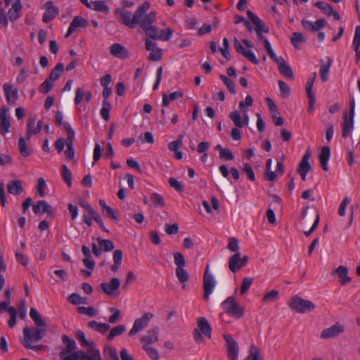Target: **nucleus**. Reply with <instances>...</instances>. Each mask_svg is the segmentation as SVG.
<instances>
[{
    "instance_id": "f257e3e1",
    "label": "nucleus",
    "mask_w": 360,
    "mask_h": 360,
    "mask_svg": "<svg viewBox=\"0 0 360 360\" xmlns=\"http://www.w3.org/2000/svg\"><path fill=\"white\" fill-rule=\"evenodd\" d=\"M150 8V4L148 1H144L134 12V15L128 11L123 9H117L115 14L120 19H122V23L129 28H134L138 25L142 17L145 13H147Z\"/></svg>"
},
{
    "instance_id": "f03ea898",
    "label": "nucleus",
    "mask_w": 360,
    "mask_h": 360,
    "mask_svg": "<svg viewBox=\"0 0 360 360\" xmlns=\"http://www.w3.org/2000/svg\"><path fill=\"white\" fill-rule=\"evenodd\" d=\"M224 312L231 317L239 319L244 315V307L240 305L233 296H230L221 303Z\"/></svg>"
},
{
    "instance_id": "7ed1b4c3",
    "label": "nucleus",
    "mask_w": 360,
    "mask_h": 360,
    "mask_svg": "<svg viewBox=\"0 0 360 360\" xmlns=\"http://www.w3.org/2000/svg\"><path fill=\"white\" fill-rule=\"evenodd\" d=\"M289 307L294 311L304 314L314 310L315 304L310 300H304L298 295L292 296L289 302Z\"/></svg>"
},
{
    "instance_id": "20e7f679",
    "label": "nucleus",
    "mask_w": 360,
    "mask_h": 360,
    "mask_svg": "<svg viewBox=\"0 0 360 360\" xmlns=\"http://www.w3.org/2000/svg\"><path fill=\"white\" fill-rule=\"evenodd\" d=\"M174 262L176 266L175 273L176 276L181 283L187 282L189 279V274L185 269L186 260L182 253L174 252L173 253Z\"/></svg>"
},
{
    "instance_id": "39448f33",
    "label": "nucleus",
    "mask_w": 360,
    "mask_h": 360,
    "mask_svg": "<svg viewBox=\"0 0 360 360\" xmlns=\"http://www.w3.org/2000/svg\"><path fill=\"white\" fill-rule=\"evenodd\" d=\"M197 326L198 328H195L193 330V338L196 342H202L203 338L202 334L209 338H211L212 328L207 320L205 317L198 318Z\"/></svg>"
},
{
    "instance_id": "423d86ee",
    "label": "nucleus",
    "mask_w": 360,
    "mask_h": 360,
    "mask_svg": "<svg viewBox=\"0 0 360 360\" xmlns=\"http://www.w3.org/2000/svg\"><path fill=\"white\" fill-rule=\"evenodd\" d=\"M355 110V101L352 97L350 101V109L349 114L345 112L343 115V123L342 124V136L344 138H347L352 131L354 128V117Z\"/></svg>"
},
{
    "instance_id": "0eeeda50",
    "label": "nucleus",
    "mask_w": 360,
    "mask_h": 360,
    "mask_svg": "<svg viewBox=\"0 0 360 360\" xmlns=\"http://www.w3.org/2000/svg\"><path fill=\"white\" fill-rule=\"evenodd\" d=\"M68 360H103L99 349L95 347L88 348L86 352L78 350L72 353Z\"/></svg>"
},
{
    "instance_id": "6e6552de",
    "label": "nucleus",
    "mask_w": 360,
    "mask_h": 360,
    "mask_svg": "<svg viewBox=\"0 0 360 360\" xmlns=\"http://www.w3.org/2000/svg\"><path fill=\"white\" fill-rule=\"evenodd\" d=\"M216 285V281L211 273L209 271V265L207 264L203 275V299L207 300L210 294L212 293Z\"/></svg>"
},
{
    "instance_id": "1a4fd4ad",
    "label": "nucleus",
    "mask_w": 360,
    "mask_h": 360,
    "mask_svg": "<svg viewBox=\"0 0 360 360\" xmlns=\"http://www.w3.org/2000/svg\"><path fill=\"white\" fill-rule=\"evenodd\" d=\"M46 328L47 326L25 328L23 329L24 340H27L28 342H37L41 340L46 334Z\"/></svg>"
},
{
    "instance_id": "9d476101",
    "label": "nucleus",
    "mask_w": 360,
    "mask_h": 360,
    "mask_svg": "<svg viewBox=\"0 0 360 360\" xmlns=\"http://www.w3.org/2000/svg\"><path fill=\"white\" fill-rule=\"evenodd\" d=\"M61 340L63 344L65 345V347L60 351L59 354L60 358L63 360H68L72 356V353L76 352V342L66 335H63Z\"/></svg>"
},
{
    "instance_id": "9b49d317",
    "label": "nucleus",
    "mask_w": 360,
    "mask_h": 360,
    "mask_svg": "<svg viewBox=\"0 0 360 360\" xmlns=\"http://www.w3.org/2000/svg\"><path fill=\"white\" fill-rule=\"evenodd\" d=\"M64 70V65L61 63H58L51 71L49 77L42 83L43 90H51L53 82L56 81Z\"/></svg>"
},
{
    "instance_id": "f8f14e48",
    "label": "nucleus",
    "mask_w": 360,
    "mask_h": 360,
    "mask_svg": "<svg viewBox=\"0 0 360 360\" xmlns=\"http://www.w3.org/2000/svg\"><path fill=\"white\" fill-rule=\"evenodd\" d=\"M63 128L67 134V138L65 139L67 149L65 151V155L66 158L72 159L75 155V150L72 144L73 140L75 139V132L70 124L66 122H65L63 124Z\"/></svg>"
},
{
    "instance_id": "ddd939ff",
    "label": "nucleus",
    "mask_w": 360,
    "mask_h": 360,
    "mask_svg": "<svg viewBox=\"0 0 360 360\" xmlns=\"http://www.w3.org/2000/svg\"><path fill=\"white\" fill-rule=\"evenodd\" d=\"M153 317V314L146 312L143 315L135 320L132 328L129 332V336L135 335L139 331L147 327L150 319Z\"/></svg>"
},
{
    "instance_id": "4468645a",
    "label": "nucleus",
    "mask_w": 360,
    "mask_h": 360,
    "mask_svg": "<svg viewBox=\"0 0 360 360\" xmlns=\"http://www.w3.org/2000/svg\"><path fill=\"white\" fill-rule=\"evenodd\" d=\"M223 338L226 341L227 355L229 360H238L239 347L237 342L229 335L224 334Z\"/></svg>"
},
{
    "instance_id": "2eb2a0df",
    "label": "nucleus",
    "mask_w": 360,
    "mask_h": 360,
    "mask_svg": "<svg viewBox=\"0 0 360 360\" xmlns=\"http://www.w3.org/2000/svg\"><path fill=\"white\" fill-rule=\"evenodd\" d=\"M233 46L238 54L242 55L255 65L259 64V60L256 58L255 53L250 49H246L236 38H234Z\"/></svg>"
},
{
    "instance_id": "dca6fc26",
    "label": "nucleus",
    "mask_w": 360,
    "mask_h": 360,
    "mask_svg": "<svg viewBox=\"0 0 360 360\" xmlns=\"http://www.w3.org/2000/svg\"><path fill=\"white\" fill-rule=\"evenodd\" d=\"M344 331V326L337 323L328 328H324L320 333V338L322 340L335 338Z\"/></svg>"
},
{
    "instance_id": "f3484780",
    "label": "nucleus",
    "mask_w": 360,
    "mask_h": 360,
    "mask_svg": "<svg viewBox=\"0 0 360 360\" xmlns=\"http://www.w3.org/2000/svg\"><path fill=\"white\" fill-rule=\"evenodd\" d=\"M247 15L248 18L252 21V22L255 25V30L256 32L268 33L269 32V27L253 12L248 10L247 11Z\"/></svg>"
},
{
    "instance_id": "a211bd4d",
    "label": "nucleus",
    "mask_w": 360,
    "mask_h": 360,
    "mask_svg": "<svg viewBox=\"0 0 360 360\" xmlns=\"http://www.w3.org/2000/svg\"><path fill=\"white\" fill-rule=\"evenodd\" d=\"M120 285V281L117 278H112L110 283H102L101 288L108 296H113Z\"/></svg>"
},
{
    "instance_id": "6ab92c4d",
    "label": "nucleus",
    "mask_w": 360,
    "mask_h": 360,
    "mask_svg": "<svg viewBox=\"0 0 360 360\" xmlns=\"http://www.w3.org/2000/svg\"><path fill=\"white\" fill-rule=\"evenodd\" d=\"M112 56L121 60H125L129 57V51L119 43L113 44L110 49Z\"/></svg>"
},
{
    "instance_id": "aec40b11",
    "label": "nucleus",
    "mask_w": 360,
    "mask_h": 360,
    "mask_svg": "<svg viewBox=\"0 0 360 360\" xmlns=\"http://www.w3.org/2000/svg\"><path fill=\"white\" fill-rule=\"evenodd\" d=\"M326 24V21L323 18H319L314 22L307 20H302V25L303 26V27L306 30L311 32L321 30L322 28L324 27Z\"/></svg>"
},
{
    "instance_id": "412c9836",
    "label": "nucleus",
    "mask_w": 360,
    "mask_h": 360,
    "mask_svg": "<svg viewBox=\"0 0 360 360\" xmlns=\"http://www.w3.org/2000/svg\"><path fill=\"white\" fill-rule=\"evenodd\" d=\"M87 21L81 16H75L70 22L68 31L65 34V37H69L78 27H85Z\"/></svg>"
},
{
    "instance_id": "4be33fe9",
    "label": "nucleus",
    "mask_w": 360,
    "mask_h": 360,
    "mask_svg": "<svg viewBox=\"0 0 360 360\" xmlns=\"http://www.w3.org/2000/svg\"><path fill=\"white\" fill-rule=\"evenodd\" d=\"M314 6L319 8L326 15H332L335 20H338L340 19L339 13L335 11L333 8L326 2L317 1L315 3Z\"/></svg>"
},
{
    "instance_id": "5701e85b",
    "label": "nucleus",
    "mask_w": 360,
    "mask_h": 360,
    "mask_svg": "<svg viewBox=\"0 0 360 360\" xmlns=\"http://www.w3.org/2000/svg\"><path fill=\"white\" fill-rule=\"evenodd\" d=\"M159 328L158 327H155L150 330H149L147 333L141 338V341L144 343V345H149L153 344L158 341V335Z\"/></svg>"
},
{
    "instance_id": "b1692460",
    "label": "nucleus",
    "mask_w": 360,
    "mask_h": 360,
    "mask_svg": "<svg viewBox=\"0 0 360 360\" xmlns=\"http://www.w3.org/2000/svg\"><path fill=\"white\" fill-rule=\"evenodd\" d=\"M22 4L20 0H15L11 8L8 11V17L11 22L16 21L20 16Z\"/></svg>"
},
{
    "instance_id": "393cba45",
    "label": "nucleus",
    "mask_w": 360,
    "mask_h": 360,
    "mask_svg": "<svg viewBox=\"0 0 360 360\" xmlns=\"http://www.w3.org/2000/svg\"><path fill=\"white\" fill-rule=\"evenodd\" d=\"M333 274H338L339 275L340 279V283L342 285H345L347 283H349L351 282L352 279L349 276H347L348 274V269L345 266L340 265L337 269H335Z\"/></svg>"
},
{
    "instance_id": "a878e982",
    "label": "nucleus",
    "mask_w": 360,
    "mask_h": 360,
    "mask_svg": "<svg viewBox=\"0 0 360 360\" xmlns=\"http://www.w3.org/2000/svg\"><path fill=\"white\" fill-rule=\"evenodd\" d=\"M8 109L6 108H1L0 109V127H1V133L2 134H5L8 132L9 128L11 127L10 122L7 119V112Z\"/></svg>"
},
{
    "instance_id": "bb28decb",
    "label": "nucleus",
    "mask_w": 360,
    "mask_h": 360,
    "mask_svg": "<svg viewBox=\"0 0 360 360\" xmlns=\"http://www.w3.org/2000/svg\"><path fill=\"white\" fill-rule=\"evenodd\" d=\"M330 149L328 146H324L321 148V153L319 156L320 165L323 171H328V167L327 162L330 158Z\"/></svg>"
},
{
    "instance_id": "cd10ccee",
    "label": "nucleus",
    "mask_w": 360,
    "mask_h": 360,
    "mask_svg": "<svg viewBox=\"0 0 360 360\" xmlns=\"http://www.w3.org/2000/svg\"><path fill=\"white\" fill-rule=\"evenodd\" d=\"M228 265L229 270L233 273L238 271L243 268L240 266V253L239 252L229 257Z\"/></svg>"
},
{
    "instance_id": "c85d7f7f",
    "label": "nucleus",
    "mask_w": 360,
    "mask_h": 360,
    "mask_svg": "<svg viewBox=\"0 0 360 360\" xmlns=\"http://www.w3.org/2000/svg\"><path fill=\"white\" fill-rule=\"evenodd\" d=\"M7 190L8 193L10 194L20 195L23 192L24 188L20 180H13L8 183Z\"/></svg>"
},
{
    "instance_id": "c756f323",
    "label": "nucleus",
    "mask_w": 360,
    "mask_h": 360,
    "mask_svg": "<svg viewBox=\"0 0 360 360\" xmlns=\"http://www.w3.org/2000/svg\"><path fill=\"white\" fill-rule=\"evenodd\" d=\"M32 210L34 214L39 213L41 210L42 213H47L49 215L53 214L51 206L44 200L38 201L36 205H33Z\"/></svg>"
},
{
    "instance_id": "7c9ffc66",
    "label": "nucleus",
    "mask_w": 360,
    "mask_h": 360,
    "mask_svg": "<svg viewBox=\"0 0 360 360\" xmlns=\"http://www.w3.org/2000/svg\"><path fill=\"white\" fill-rule=\"evenodd\" d=\"M332 60L329 57L326 58V61L322 60L320 65V77L323 82L327 80V76L329 72Z\"/></svg>"
},
{
    "instance_id": "2f4dec72",
    "label": "nucleus",
    "mask_w": 360,
    "mask_h": 360,
    "mask_svg": "<svg viewBox=\"0 0 360 360\" xmlns=\"http://www.w3.org/2000/svg\"><path fill=\"white\" fill-rule=\"evenodd\" d=\"M104 360H120L117 349L111 345H105L103 351Z\"/></svg>"
},
{
    "instance_id": "473e14b6",
    "label": "nucleus",
    "mask_w": 360,
    "mask_h": 360,
    "mask_svg": "<svg viewBox=\"0 0 360 360\" xmlns=\"http://www.w3.org/2000/svg\"><path fill=\"white\" fill-rule=\"evenodd\" d=\"M35 124V119L30 117L27 120V131H26V139L30 140V137L33 134H37L41 131V129L38 127H34V130H32V128L34 127Z\"/></svg>"
},
{
    "instance_id": "72a5a7b5",
    "label": "nucleus",
    "mask_w": 360,
    "mask_h": 360,
    "mask_svg": "<svg viewBox=\"0 0 360 360\" xmlns=\"http://www.w3.org/2000/svg\"><path fill=\"white\" fill-rule=\"evenodd\" d=\"M89 8L103 12L106 14L109 13V8L108 5L104 1L100 0L91 1Z\"/></svg>"
},
{
    "instance_id": "f704fd0d",
    "label": "nucleus",
    "mask_w": 360,
    "mask_h": 360,
    "mask_svg": "<svg viewBox=\"0 0 360 360\" xmlns=\"http://www.w3.org/2000/svg\"><path fill=\"white\" fill-rule=\"evenodd\" d=\"M155 15L156 14L154 12H150L147 15L145 13L139 24H140L143 29L151 27L153 26L152 24L155 20Z\"/></svg>"
},
{
    "instance_id": "c9c22d12",
    "label": "nucleus",
    "mask_w": 360,
    "mask_h": 360,
    "mask_svg": "<svg viewBox=\"0 0 360 360\" xmlns=\"http://www.w3.org/2000/svg\"><path fill=\"white\" fill-rule=\"evenodd\" d=\"M30 316L37 327L47 326L45 321L41 319L40 314L34 308H31Z\"/></svg>"
},
{
    "instance_id": "e433bc0d",
    "label": "nucleus",
    "mask_w": 360,
    "mask_h": 360,
    "mask_svg": "<svg viewBox=\"0 0 360 360\" xmlns=\"http://www.w3.org/2000/svg\"><path fill=\"white\" fill-rule=\"evenodd\" d=\"M126 330V327L124 325H117L110 329V332L107 336L109 341L113 340L115 337L119 336Z\"/></svg>"
},
{
    "instance_id": "4c0bfd02",
    "label": "nucleus",
    "mask_w": 360,
    "mask_h": 360,
    "mask_svg": "<svg viewBox=\"0 0 360 360\" xmlns=\"http://www.w3.org/2000/svg\"><path fill=\"white\" fill-rule=\"evenodd\" d=\"M58 14V9L53 6L47 8L43 15V22H49L56 18Z\"/></svg>"
},
{
    "instance_id": "58836bf2",
    "label": "nucleus",
    "mask_w": 360,
    "mask_h": 360,
    "mask_svg": "<svg viewBox=\"0 0 360 360\" xmlns=\"http://www.w3.org/2000/svg\"><path fill=\"white\" fill-rule=\"evenodd\" d=\"M26 140V139L21 136L18 141V149L21 155L24 158L28 157L31 153V150L27 148Z\"/></svg>"
},
{
    "instance_id": "ea45409f",
    "label": "nucleus",
    "mask_w": 360,
    "mask_h": 360,
    "mask_svg": "<svg viewBox=\"0 0 360 360\" xmlns=\"http://www.w3.org/2000/svg\"><path fill=\"white\" fill-rule=\"evenodd\" d=\"M97 242L104 252H109L114 249L113 243L108 239H102L101 238H97Z\"/></svg>"
},
{
    "instance_id": "a19ab883",
    "label": "nucleus",
    "mask_w": 360,
    "mask_h": 360,
    "mask_svg": "<svg viewBox=\"0 0 360 360\" xmlns=\"http://www.w3.org/2000/svg\"><path fill=\"white\" fill-rule=\"evenodd\" d=\"M244 360H262L258 347L254 344L250 347L249 355Z\"/></svg>"
},
{
    "instance_id": "79ce46f5",
    "label": "nucleus",
    "mask_w": 360,
    "mask_h": 360,
    "mask_svg": "<svg viewBox=\"0 0 360 360\" xmlns=\"http://www.w3.org/2000/svg\"><path fill=\"white\" fill-rule=\"evenodd\" d=\"M6 100L8 104L12 105H19L18 101L20 97L18 96V91H5Z\"/></svg>"
},
{
    "instance_id": "37998d69",
    "label": "nucleus",
    "mask_w": 360,
    "mask_h": 360,
    "mask_svg": "<svg viewBox=\"0 0 360 360\" xmlns=\"http://www.w3.org/2000/svg\"><path fill=\"white\" fill-rule=\"evenodd\" d=\"M91 94L90 91H77L76 97L75 98V104L80 103L83 100L89 102L91 100Z\"/></svg>"
},
{
    "instance_id": "c03bdc74",
    "label": "nucleus",
    "mask_w": 360,
    "mask_h": 360,
    "mask_svg": "<svg viewBox=\"0 0 360 360\" xmlns=\"http://www.w3.org/2000/svg\"><path fill=\"white\" fill-rule=\"evenodd\" d=\"M68 300L73 304H85L87 303V299L86 297H82L79 294L76 292L71 294L68 297Z\"/></svg>"
},
{
    "instance_id": "a18cd8bd",
    "label": "nucleus",
    "mask_w": 360,
    "mask_h": 360,
    "mask_svg": "<svg viewBox=\"0 0 360 360\" xmlns=\"http://www.w3.org/2000/svg\"><path fill=\"white\" fill-rule=\"evenodd\" d=\"M306 39L301 32H293L290 41L295 49H300L298 44L305 42Z\"/></svg>"
},
{
    "instance_id": "49530a36",
    "label": "nucleus",
    "mask_w": 360,
    "mask_h": 360,
    "mask_svg": "<svg viewBox=\"0 0 360 360\" xmlns=\"http://www.w3.org/2000/svg\"><path fill=\"white\" fill-rule=\"evenodd\" d=\"M77 340L81 343L82 346L90 348L91 347H94L95 345L94 342H89L85 337V334L82 330H78L76 333Z\"/></svg>"
},
{
    "instance_id": "de8ad7c7",
    "label": "nucleus",
    "mask_w": 360,
    "mask_h": 360,
    "mask_svg": "<svg viewBox=\"0 0 360 360\" xmlns=\"http://www.w3.org/2000/svg\"><path fill=\"white\" fill-rule=\"evenodd\" d=\"M183 96L182 93H178L177 91H174L168 97L167 94H164L162 95V105L167 106L169 103L170 101H175L179 97Z\"/></svg>"
},
{
    "instance_id": "09e8293b",
    "label": "nucleus",
    "mask_w": 360,
    "mask_h": 360,
    "mask_svg": "<svg viewBox=\"0 0 360 360\" xmlns=\"http://www.w3.org/2000/svg\"><path fill=\"white\" fill-rule=\"evenodd\" d=\"M62 176L66 184L70 187L72 185V174L65 165H62Z\"/></svg>"
},
{
    "instance_id": "8fccbe9b",
    "label": "nucleus",
    "mask_w": 360,
    "mask_h": 360,
    "mask_svg": "<svg viewBox=\"0 0 360 360\" xmlns=\"http://www.w3.org/2000/svg\"><path fill=\"white\" fill-rule=\"evenodd\" d=\"M111 108V105L108 101H103L102 108L101 110V115L105 121L110 119L109 111Z\"/></svg>"
},
{
    "instance_id": "3c124183",
    "label": "nucleus",
    "mask_w": 360,
    "mask_h": 360,
    "mask_svg": "<svg viewBox=\"0 0 360 360\" xmlns=\"http://www.w3.org/2000/svg\"><path fill=\"white\" fill-rule=\"evenodd\" d=\"M77 311L81 314H84L91 317L96 316L98 313L97 310L93 307H79L77 308Z\"/></svg>"
},
{
    "instance_id": "603ef678",
    "label": "nucleus",
    "mask_w": 360,
    "mask_h": 360,
    "mask_svg": "<svg viewBox=\"0 0 360 360\" xmlns=\"http://www.w3.org/2000/svg\"><path fill=\"white\" fill-rule=\"evenodd\" d=\"M230 119L233 122L234 124L238 128L243 127V122L241 120L240 113L238 111H234L230 113Z\"/></svg>"
},
{
    "instance_id": "864d4df0",
    "label": "nucleus",
    "mask_w": 360,
    "mask_h": 360,
    "mask_svg": "<svg viewBox=\"0 0 360 360\" xmlns=\"http://www.w3.org/2000/svg\"><path fill=\"white\" fill-rule=\"evenodd\" d=\"M279 292L278 290H273L264 295L262 298L263 302H270L278 299Z\"/></svg>"
},
{
    "instance_id": "5fc2aeb1",
    "label": "nucleus",
    "mask_w": 360,
    "mask_h": 360,
    "mask_svg": "<svg viewBox=\"0 0 360 360\" xmlns=\"http://www.w3.org/2000/svg\"><path fill=\"white\" fill-rule=\"evenodd\" d=\"M143 349L152 359L159 360V353L156 349L146 345H143Z\"/></svg>"
},
{
    "instance_id": "6e6d98bb",
    "label": "nucleus",
    "mask_w": 360,
    "mask_h": 360,
    "mask_svg": "<svg viewBox=\"0 0 360 360\" xmlns=\"http://www.w3.org/2000/svg\"><path fill=\"white\" fill-rule=\"evenodd\" d=\"M252 283V278L249 277H245L243 278L242 284L240 289V295L245 294L250 288Z\"/></svg>"
},
{
    "instance_id": "4d7b16f0",
    "label": "nucleus",
    "mask_w": 360,
    "mask_h": 360,
    "mask_svg": "<svg viewBox=\"0 0 360 360\" xmlns=\"http://www.w3.org/2000/svg\"><path fill=\"white\" fill-rule=\"evenodd\" d=\"M172 34L173 30L169 27H167L165 30H162L160 32L158 39H160L164 41H169L172 38Z\"/></svg>"
},
{
    "instance_id": "13d9d810",
    "label": "nucleus",
    "mask_w": 360,
    "mask_h": 360,
    "mask_svg": "<svg viewBox=\"0 0 360 360\" xmlns=\"http://www.w3.org/2000/svg\"><path fill=\"white\" fill-rule=\"evenodd\" d=\"M9 18L6 13V11L0 8V27L6 29L8 26Z\"/></svg>"
},
{
    "instance_id": "bf43d9fd",
    "label": "nucleus",
    "mask_w": 360,
    "mask_h": 360,
    "mask_svg": "<svg viewBox=\"0 0 360 360\" xmlns=\"http://www.w3.org/2000/svg\"><path fill=\"white\" fill-rule=\"evenodd\" d=\"M150 200L151 201L153 202L154 206L155 207H164L165 206V201H164V199L162 198V196H161L160 194L158 193H153L150 196Z\"/></svg>"
},
{
    "instance_id": "052dcab7",
    "label": "nucleus",
    "mask_w": 360,
    "mask_h": 360,
    "mask_svg": "<svg viewBox=\"0 0 360 360\" xmlns=\"http://www.w3.org/2000/svg\"><path fill=\"white\" fill-rule=\"evenodd\" d=\"M109 311L113 314L109 317L108 321L110 323H115L120 319V311L115 307L109 308Z\"/></svg>"
},
{
    "instance_id": "680f3d73",
    "label": "nucleus",
    "mask_w": 360,
    "mask_h": 360,
    "mask_svg": "<svg viewBox=\"0 0 360 360\" xmlns=\"http://www.w3.org/2000/svg\"><path fill=\"white\" fill-rule=\"evenodd\" d=\"M278 69V71L280 72V73L281 75H283V76L288 77V78L292 77V76H293L292 70L291 68L287 63L283 65V66H281Z\"/></svg>"
},
{
    "instance_id": "e2e57ef3",
    "label": "nucleus",
    "mask_w": 360,
    "mask_h": 360,
    "mask_svg": "<svg viewBox=\"0 0 360 360\" xmlns=\"http://www.w3.org/2000/svg\"><path fill=\"white\" fill-rule=\"evenodd\" d=\"M150 53L148 56V59L152 61H158L162 58V50L156 48L155 49L150 51Z\"/></svg>"
},
{
    "instance_id": "0e129e2a",
    "label": "nucleus",
    "mask_w": 360,
    "mask_h": 360,
    "mask_svg": "<svg viewBox=\"0 0 360 360\" xmlns=\"http://www.w3.org/2000/svg\"><path fill=\"white\" fill-rule=\"evenodd\" d=\"M243 171L246 174L247 177L250 181H255V176L254 171L252 169V166L249 163H245L244 165Z\"/></svg>"
},
{
    "instance_id": "69168bd1",
    "label": "nucleus",
    "mask_w": 360,
    "mask_h": 360,
    "mask_svg": "<svg viewBox=\"0 0 360 360\" xmlns=\"http://www.w3.org/2000/svg\"><path fill=\"white\" fill-rule=\"evenodd\" d=\"M227 248L231 252L236 253L239 250L238 240L236 238H230Z\"/></svg>"
},
{
    "instance_id": "338daca9",
    "label": "nucleus",
    "mask_w": 360,
    "mask_h": 360,
    "mask_svg": "<svg viewBox=\"0 0 360 360\" xmlns=\"http://www.w3.org/2000/svg\"><path fill=\"white\" fill-rule=\"evenodd\" d=\"M183 135H179V139L176 141H173L169 143L168 148L171 151L175 152L178 150V148L182 145Z\"/></svg>"
},
{
    "instance_id": "774afa93",
    "label": "nucleus",
    "mask_w": 360,
    "mask_h": 360,
    "mask_svg": "<svg viewBox=\"0 0 360 360\" xmlns=\"http://www.w3.org/2000/svg\"><path fill=\"white\" fill-rule=\"evenodd\" d=\"M219 158L224 160H231L234 158V155L229 148H225L222 152L219 153Z\"/></svg>"
}]
</instances>
